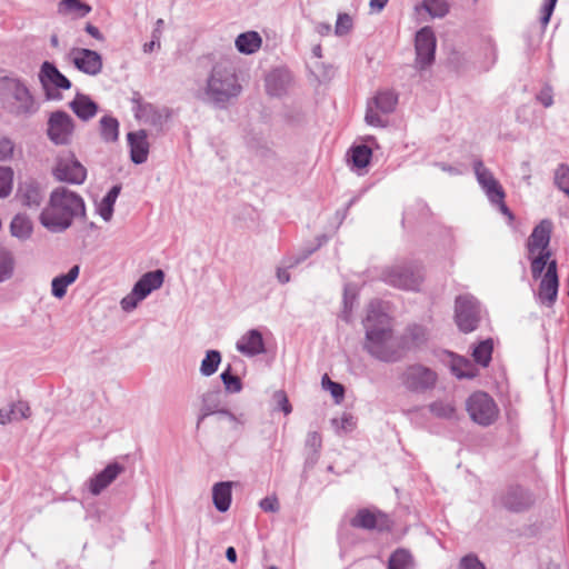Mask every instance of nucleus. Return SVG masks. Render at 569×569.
I'll return each instance as SVG.
<instances>
[{"label": "nucleus", "instance_id": "obj_4", "mask_svg": "<svg viewBox=\"0 0 569 569\" xmlns=\"http://www.w3.org/2000/svg\"><path fill=\"white\" fill-rule=\"evenodd\" d=\"M530 261V270L533 279H540L537 300L540 305L551 308L558 297L559 278L557 272V261L551 259V251L527 252Z\"/></svg>", "mask_w": 569, "mask_h": 569}, {"label": "nucleus", "instance_id": "obj_40", "mask_svg": "<svg viewBox=\"0 0 569 569\" xmlns=\"http://www.w3.org/2000/svg\"><path fill=\"white\" fill-rule=\"evenodd\" d=\"M411 565V555L407 550L398 549L390 556L388 569H410Z\"/></svg>", "mask_w": 569, "mask_h": 569}, {"label": "nucleus", "instance_id": "obj_48", "mask_svg": "<svg viewBox=\"0 0 569 569\" xmlns=\"http://www.w3.org/2000/svg\"><path fill=\"white\" fill-rule=\"evenodd\" d=\"M221 380L224 385V388L228 392L236 393L241 391L242 383L239 377L231 373V367L228 368L221 373Z\"/></svg>", "mask_w": 569, "mask_h": 569}, {"label": "nucleus", "instance_id": "obj_26", "mask_svg": "<svg viewBox=\"0 0 569 569\" xmlns=\"http://www.w3.org/2000/svg\"><path fill=\"white\" fill-rule=\"evenodd\" d=\"M212 501L220 512H226L231 505V482H217L212 488Z\"/></svg>", "mask_w": 569, "mask_h": 569}, {"label": "nucleus", "instance_id": "obj_15", "mask_svg": "<svg viewBox=\"0 0 569 569\" xmlns=\"http://www.w3.org/2000/svg\"><path fill=\"white\" fill-rule=\"evenodd\" d=\"M473 171L480 188L489 201H501V198L506 197L502 186L481 160H475Z\"/></svg>", "mask_w": 569, "mask_h": 569}, {"label": "nucleus", "instance_id": "obj_17", "mask_svg": "<svg viewBox=\"0 0 569 569\" xmlns=\"http://www.w3.org/2000/svg\"><path fill=\"white\" fill-rule=\"evenodd\" d=\"M500 505L512 512H521L532 505L531 495L521 487L508 488L499 498Z\"/></svg>", "mask_w": 569, "mask_h": 569}, {"label": "nucleus", "instance_id": "obj_19", "mask_svg": "<svg viewBox=\"0 0 569 569\" xmlns=\"http://www.w3.org/2000/svg\"><path fill=\"white\" fill-rule=\"evenodd\" d=\"M552 230L551 221L545 219L537 224L527 241V251L550 250V236Z\"/></svg>", "mask_w": 569, "mask_h": 569}, {"label": "nucleus", "instance_id": "obj_22", "mask_svg": "<svg viewBox=\"0 0 569 569\" xmlns=\"http://www.w3.org/2000/svg\"><path fill=\"white\" fill-rule=\"evenodd\" d=\"M130 147V157L132 162L141 164L147 161L149 153V143L144 130L129 132L127 136Z\"/></svg>", "mask_w": 569, "mask_h": 569}, {"label": "nucleus", "instance_id": "obj_5", "mask_svg": "<svg viewBox=\"0 0 569 569\" xmlns=\"http://www.w3.org/2000/svg\"><path fill=\"white\" fill-rule=\"evenodd\" d=\"M0 99L3 108L16 117H30L38 111L33 96L18 78H0Z\"/></svg>", "mask_w": 569, "mask_h": 569}, {"label": "nucleus", "instance_id": "obj_7", "mask_svg": "<svg viewBox=\"0 0 569 569\" xmlns=\"http://www.w3.org/2000/svg\"><path fill=\"white\" fill-rule=\"evenodd\" d=\"M164 280V272L160 269L144 273L133 286L131 292L121 300L124 311H132L138 303L146 299L153 290L159 289Z\"/></svg>", "mask_w": 569, "mask_h": 569}, {"label": "nucleus", "instance_id": "obj_25", "mask_svg": "<svg viewBox=\"0 0 569 569\" xmlns=\"http://www.w3.org/2000/svg\"><path fill=\"white\" fill-rule=\"evenodd\" d=\"M18 197L24 206L39 207L42 201V191L38 183L26 181L19 186Z\"/></svg>", "mask_w": 569, "mask_h": 569}, {"label": "nucleus", "instance_id": "obj_38", "mask_svg": "<svg viewBox=\"0 0 569 569\" xmlns=\"http://www.w3.org/2000/svg\"><path fill=\"white\" fill-rule=\"evenodd\" d=\"M14 270V258L12 253L0 247V282H4L10 279Z\"/></svg>", "mask_w": 569, "mask_h": 569}, {"label": "nucleus", "instance_id": "obj_43", "mask_svg": "<svg viewBox=\"0 0 569 569\" xmlns=\"http://www.w3.org/2000/svg\"><path fill=\"white\" fill-rule=\"evenodd\" d=\"M421 7L432 18H443L449 12V3L446 0H423Z\"/></svg>", "mask_w": 569, "mask_h": 569}, {"label": "nucleus", "instance_id": "obj_16", "mask_svg": "<svg viewBox=\"0 0 569 569\" xmlns=\"http://www.w3.org/2000/svg\"><path fill=\"white\" fill-rule=\"evenodd\" d=\"M70 57L74 67L81 72L89 76H97L102 70V58L93 50L84 48H73Z\"/></svg>", "mask_w": 569, "mask_h": 569}, {"label": "nucleus", "instance_id": "obj_28", "mask_svg": "<svg viewBox=\"0 0 569 569\" xmlns=\"http://www.w3.org/2000/svg\"><path fill=\"white\" fill-rule=\"evenodd\" d=\"M121 187L113 186L108 193L98 202L97 212L106 221H110L113 216V207L120 194Z\"/></svg>", "mask_w": 569, "mask_h": 569}, {"label": "nucleus", "instance_id": "obj_30", "mask_svg": "<svg viewBox=\"0 0 569 569\" xmlns=\"http://www.w3.org/2000/svg\"><path fill=\"white\" fill-rule=\"evenodd\" d=\"M91 11V7L80 0H61L59 12L62 14H72L76 18H83Z\"/></svg>", "mask_w": 569, "mask_h": 569}, {"label": "nucleus", "instance_id": "obj_59", "mask_svg": "<svg viewBox=\"0 0 569 569\" xmlns=\"http://www.w3.org/2000/svg\"><path fill=\"white\" fill-rule=\"evenodd\" d=\"M84 30H86L87 33H89L94 39H97L99 41H103L104 40L103 34L100 32V30L96 26H93L91 23H88L86 26Z\"/></svg>", "mask_w": 569, "mask_h": 569}, {"label": "nucleus", "instance_id": "obj_46", "mask_svg": "<svg viewBox=\"0 0 569 569\" xmlns=\"http://www.w3.org/2000/svg\"><path fill=\"white\" fill-rule=\"evenodd\" d=\"M14 172L10 167L0 166V199L7 198L13 187Z\"/></svg>", "mask_w": 569, "mask_h": 569}, {"label": "nucleus", "instance_id": "obj_31", "mask_svg": "<svg viewBox=\"0 0 569 569\" xmlns=\"http://www.w3.org/2000/svg\"><path fill=\"white\" fill-rule=\"evenodd\" d=\"M10 230L13 237L26 240L32 233V223L27 216L17 214L11 221Z\"/></svg>", "mask_w": 569, "mask_h": 569}, {"label": "nucleus", "instance_id": "obj_3", "mask_svg": "<svg viewBox=\"0 0 569 569\" xmlns=\"http://www.w3.org/2000/svg\"><path fill=\"white\" fill-rule=\"evenodd\" d=\"M236 68L228 61H219L211 68L203 87L199 90V99L217 108L224 109L241 93Z\"/></svg>", "mask_w": 569, "mask_h": 569}, {"label": "nucleus", "instance_id": "obj_53", "mask_svg": "<svg viewBox=\"0 0 569 569\" xmlns=\"http://www.w3.org/2000/svg\"><path fill=\"white\" fill-rule=\"evenodd\" d=\"M459 569H486L485 565L475 555L465 556L459 563Z\"/></svg>", "mask_w": 569, "mask_h": 569}, {"label": "nucleus", "instance_id": "obj_2", "mask_svg": "<svg viewBox=\"0 0 569 569\" xmlns=\"http://www.w3.org/2000/svg\"><path fill=\"white\" fill-rule=\"evenodd\" d=\"M86 216L82 197L66 187L52 190L49 202L40 213L41 224L53 233L66 231L74 218Z\"/></svg>", "mask_w": 569, "mask_h": 569}, {"label": "nucleus", "instance_id": "obj_10", "mask_svg": "<svg viewBox=\"0 0 569 569\" xmlns=\"http://www.w3.org/2000/svg\"><path fill=\"white\" fill-rule=\"evenodd\" d=\"M38 78L48 100H60L62 97L59 90L71 88V81L49 61L41 64Z\"/></svg>", "mask_w": 569, "mask_h": 569}, {"label": "nucleus", "instance_id": "obj_29", "mask_svg": "<svg viewBox=\"0 0 569 569\" xmlns=\"http://www.w3.org/2000/svg\"><path fill=\"white\" fill-rule=\"evenodd\" d=\"M450 368L452 373L459 379L473 378L477 375L475 365L463 357H452Z\"/></svg>", "mask_w": 569, "mask_h": 569}, {"label": "nucleus", "instance_id": "obj_45", "mask_svg": "<svg viewBox=\"0 0 569 569\" xmlns=\"http://www.w3.org/2000/svg\"><path fill=\"white\" fill-rule=\"evenodd\" d=\"M7 411L11 422L27 419L31 413L28 402L21 400L7 406Z\"/></svg>", "mask_w": 569, "mask_h": 569}, {"label": "nucleus", "instance_id": "obj_51", "mask_svg": "<svg viewBox=\"0 0 569 569\" xmlns=\"http://www.w3.org/2000/svg\"><path fill=\"white\" fill-rule=\"evenodd\" d=\"M14 142L8 138L0 136V162L10 160L13 156Z\"/></svg>", "mask_w": 569, "mask_h": 569}, {"label": "nucleus", "instance_id": "obj_50", "mask_svg": "<svg viewBox=\"0 0 569 569\" xmlns=\"http://www.w3.org/2000/svg\"><path fill=\"white\" fill-rule=\"evenodd\" d=\"M322 386L330 391L331 396L339 402L343 398L345 389L342 385L331 381L327 375L322 377Z\"/></svg>", "mask_w": 569, "mask_h": 569}, {"label": "nucleus", "instance_id": "obj_24", "mask_svg": "<svg viewBox=\"0 0 569 569\" xmlns=\"http://www.w3.org/2000/svg\"><path fill=\"white\" fill-rule=\"evenodd\" d=\"M80 267L73 266L67 273L54 277L51 281V293L61 299L66 296L68 287L79 277Z\"/></svg>", "mask_w": 569, "mask_h": 569}, {"label": "nucleus", "instance_id": "obj_21", "mask_svg": "<svg viewBox=\"0 0 569 569\" xmlns=\"http://www.w3.org/2000/svg\"><path fill=\"white\" fill-rule=\"evenodd\" d=\"M123 470L124 468L117 462L109 463L102 471L89 480L90 492L98 496L111 482H113Z\"/></svg>", "mask_w": 569, "mask_h": 569}, {"label": "nucleus", "instance_id": "obj_27", "mask_svg": "<svg viewBox=\"0 0 569 569\" xmlns=\"http://www.w3.org/2000/svg\"><path fill=\"white\" fill-rule=\"evenodd\" d=\"M262 39L256 31H248L239 34L234 41L236 48L239 52L244 54H252L261 47Z\"/></svg>", "mask_w": 569, "mask_h": 569}, {"label": "nucleus", "instance_id": "obj_1", "mask_svg": "<svg viewBox=\"0 0 569 569\" xmlns=\"http://www.w3.org/2000/svg\"><path fill=\"white\" fill-rule=\"evenodd\" d=\"M366 339L363 349L382 362H397L408 351V341L392 330L391 318L381 301H371L363 320Z\"/></svg>", "mask_w": 569, "mask_h": 569}, {"label": "nucleus", "instance_id": "obj_11", "mask_svg": "<svg viewBox=\"0 0 569 569\" xmlns=\"http://www.w3.org/2000/svg\"><path fill=\"white\" fill-rule=\"evenodd\" d=\"M455 318L457 326L463 332H471L478 327L480 320V303L471 295H461L456 298Z\"/></svg>", "mask_w": 569, "mask_h": 569}, {"label": "nucleus", "instance_id": "obj_64", "mask_svg": "<svg viewBox=\"0 0 569 569\" xmlns=\"http://www.w3.org/2000/svg\"><path fill=\"white\" fill-rule=\"evenodd\" d=\"M226 557L230 562L237 561V551L233 547H229L226 550Z\"/></svg>", "mask_w": 569, "mask_h": 569}, {"label": "nucleus", "instance_id": "obj_57", "mask_svg": "<svg viewBox=\"0 0 569 569\" xmlns=\"http://www.w3.org/2000/svg\"><path fill=\"white\" fill-rule=\"evenodd\" d=\"M557 0H547L542 7L541 24L546 27L551 18Z\"/></svg>", "mask_w": 569, "mask_h": 569}, {"label": "nucleus", "instance_id": "obj_6", "mask_svg": "<svg viewBox=\"0 0 569 569\" xmlns=\"http://www.w3.org/2000/svg\"><path fill=\"white\" fill-rule=\"evenodd\" d=\"M381 280L401 290L418 291L423 281V273L421 268L413 263L395 264L382 271Z\"/></svg>", "mask_w": 569, "mask_h": 569}, {"label": "nucleus", "instance_id": "obj_9", "mask_svg": "<svg viewBox=\"0 0 569 569\" xmlns=\"http://www.w3.org/2000/svg\"><path fill=\"white\" fill-rule=\"evenodd\" d=\"M466 409L472 421L480 426L491 425L498 416V408L493 399L481 391L475 392L468 398Z\"/></svg>", "mask_w": 569, "mask_h": 569}, {"label": "nucleus", "instance_id": "obj_32", "mask_svg": "<svg viewBox=\"0 0 569 569\" xmlns=\"http://www.w3.org/2000/svg\"><path fill=\"white\" fill-rule=\"evenodd\" d=\"M398 98L392 91H381L372 100L371 104L382 113H390L395 110Z\"/></svg>", "mask_w": 569, "mask_h": 569}, {"label": "nucleus", "instance_id": "obj_49", "mask_svg": "<svg viewBox=\"0 0 569 569\" xmlns=\"http://www.w3.org/2000/svg\"><path fill=\"white\" fill-rule=\"evenodd\" d=\"M352 18L348 13H339L335 27V33L338 37L345 36L352 29Z\"/></svg>", "mask_w": 569, "mask_h": 569}, {"label": "nucleus", "instance_id": "obj_58", "mask_svg": "<svg viewBox=\"0 0 569 569\" xmlns=\"http://www.w3.org/2000/svg\"><path fill=\"white\" fill-rule=\"evenodd\" d=\"M491 204L497 206L500 210V212L508 217V219L511 221L513 219L512 212L509 210V208L505 203V198H501V201H490Z\"/></svg>", "mask_w": 569, "mask_h": 569}, {"label": "nucleus", "instance_id": "obj_39", "mask_svg": "<svg viewBox=\"0 0 569 569\" xmlns=\"http://www.w3.org/2000/svg\"><path fill=\"white\" fill-rule=\"evenodd\" d=\"M429 410L437 418L453 419L456 417V407L451 401H435L429 405Z\"/></svg>", "mask_w": 569, "mask_h": 569}, {"label": "nucleus", "instance_id": "obj_52", "mask_svg": "<svg viewBox=\"0 0 569 569\" xmlns=\"http://www.w3.org/2000/svg\"><path fill=\"white\" fill-rule=\"evenodd\" d=\"M378 111L375 106L369 103L365 120L369 126L382 128L386 126V121L379 116Z\"/></svg>", "mask_w": 569, "mask_h": 569}, {"label": "nucleus", "instance_id": "obj_62", "mask_svg": "<svg viewBox=\"0 0 569 569\" xmlns=\"http://www.w3.org/2000/svg\"><path fill=\"white\" fill-rule=\"evenodd\" d=\"M316 31L321 37H327L331 32V26L329 23H326V22H320V23H318L316 26Z\"/></svg>", "mask_w": 569, "mask_h": 569}, {"label": "nucleus", "instance_id": "obj_47", "mask_svg": "<svg viewBox=\"0 0 569 569\" xmlns=\"http://www.w3.org/2000/svg\"><path fill=\"white\" fill-rule=\"evenodd\" d=\"M313 251H315V249L308 250L305 253H302L301 256L297 257L295 260H292V261L289 260L284 268H278L277 269V279H278V281L280 283L289 282L290 281V273H289L288 269L289 268H293L298 263H300L303 260H306Z\"/></svg>", "mask_w": 569, "mask_h": 569}, {"label": "nucleus", "instance_id": "obj_61", "mask_svg": "<svg viewBox=\"0 0 569 569\" xmlns=\"http://www.w3.org/2000/svg\"><path fill=\"white\" fill-rule=\"evenodd\" d=\"M152 40L150 42L144 43L143 51L144 52H152L156 48H160V40L159 37H157L154 33L152 36Z\"/></svg>", "mask_w": 569, "mask_h": 569}, {"label": "nucleus", "instance_id": "obj_14", "mask_svg": "<svg viewBox=\"0 0 569 569\" xmlns=\"http://www.w3.org/2000/svg\"><path fill=\"white\" fill-rule=\"evenodd\" d=\"M416 66L426 69L435 60L436 37L430 27H423L416 34Z\"/></svg>", "mask_w": 569, "mask_h": 569}, {"label": "nucleus", "instance_id": "obj_44", "mask_svg": "<svg viewBox=\"0 0 569 569\" xmlns=\"http://www.w3.org/2000/svg\"><path fill=\"white\" fill-rule=\"evenodd\" d=\"M331 425L337 433H348L356 428L357 421L351 413L345 412L341 417L331 419Z\"/></svg>", "mask_w": 569, "mask_h": 569}, {"label": "nucleus", "instance_id": "obj_41", "mask_svg": "<svg viewBox=\"0 0 569 569\" xmlns=\"http://www.w3.org/2000/svg\"><path fill=\"white\" fill-rule=\"evenodd\" d=\"M306 450L309 451L310 456L307 458L308 461L312 463L317 461L319 451L322 446V439L319 432L310 431L308 432L305 441Z\"/></svg>", "mask_w": 569, "mask_h": 569}, {"label": "nucleus", "instance_id": "obj_20", "mask_svg": "<svg viewBox=\"0 0 569 569\" xmlns=\"http://www.w3.org/2000/svg\"><path fill=\"white\" fill-rule=\"evenodd\" d=\"M236 348L247 357H254L266 351L262 335L257 329H251L241 336L237 341Z\"/></svg>", "mask_w": 569, "mask_h": 569}, {"label": "nucleus", "instance_id": "obj_63", "mask_svg": "<svg viewBox=\"0 0 569 569\" xmlns=\"http://www.w3.org/2000/svg\"><path fill=\"white\" fill-rule=\"evenodd\" d=\"M11 422L7 407L0 409V425H7Z\"/></svg>", "mask_w": 569, "mask_h": 569}, {"label": "nucleus", "instance_id": "obj_34", "mask_svg": "<svg viewBox=\"0 0 569 569\" xmlns=\"http://www.w3.org/2000/svg\"><path fill=\"white\" fill-rule=\"evenodd\" d=\"M219 392L217 391H209L202 395V406H201V413L198 418V426L200 422L207 418L208 416L218 412V406H219Z\"/></svg>", "mask_w": 569, "mask_h": 569}, {"label": "nucleus", "instance_id": "obj_56", "mask_svg": "<svg viewBox=\"0 0 569 569\" xmlns=\"http://www.w3.org/2000/svg\"><path fill=\"white\" fill-rule=\"evenodd\" d=\"M273 398L277 401L279 408L284 412V415H289L292 411L291 405L289 403L288 397L284 391H276Z\"/></svg>", "mask_w": 569, "mask_h": 569}, {"label": "nucleus", "instance_id": "obj_18", "mask_svg": "<svg viewBox=\"0 0 569 569\" xmlns=\"http://www.w3.org/2000/svg\"><path fill=\"white\" fill-rule=\"evenodd\" d=\"M387 522L388 519L386 515L370 509H360L350 521L352 527L367 530H382L387 527Z\"/></svg>", "mask_w": 569, "mask_h": 569}, {"label": "nucleus", "instance_id": "obj_8", "mask_svg": "<svg viewBox=\"0 0 569 569\" xmlns=\"http://www.w3.org/2000/svg\"><path fill=\"white\" fill-rule=\"evenodd\" d=\"M402 386L412 392H425L432 389L437 382V373L420 363L410 365L400 375Z\"/></svg>", "mask_w": 569, "mask_h": 569}, {"label": "nucleus", "instance_id": "obj_35", "mask_svg": "<svg viewBox=\"0 0 569 569\" xmlns=\"http://www.w3.org/2000/svg\"><path fill=\"white\" fill-rule=\"evenodd\" d=\"M493 345L491 339L479 342L472 351L475 361L482 367H487L491 360Z\"/></svg>", "mask_w": 569, "mask_h": 569}, {"label": "nucleus", "instance_id": "obj_36", "mask_svg": "<svg viewBox=\"0 0 569 569\" xmlns=\"http://www.w3.org/2000/svg\"><path fill=\"white\" fill-rule=\"evenodd\" d=\"M221 362V355L218 350H208L200 365V373L203 377L212 376Z\"/></svg>", "mask_w": 569, "mask_h": 569}, {"label": "nucleus", "instance_id": "obj_33", "mask_svg": "<svg viewBox=\"0 0 569 569\" xmlns=\"http://www.w3.org/2000/svg\"><path fill=\"white\" fill-rule=\"evenodd\" d=\"M100 133L101 138L106 142H114L119 137V122L113 117H102L100 120Z\"/></svg>", "mask_w": 569, "mask_h": 569}, {"label": "nucleus", "instance_id": "obj_12", "mask_svg": "<svg viewBox=\"0 0 569 569\" xmlns=\"http://www.w3.org/2000/svg\"><path fill=\"white\" fill-rule=\"evenodd\" d=\"M74 132V121L66 111L52 112L48 119L47 134L51 142L57 146L71 143Z\"/></svg>", "mask_w": 569, "mask_h": 569}, {"label": "nucleus", "instance_id": "obj_37", "mask_svg": "<svg viewBox=\"0 0 569 569\" xmlns=\"http://www.w3.org/2000/svg\"><path fill=\"white\" fill-rule=\"evenodd\" d=\"M372 151L368 146H356L350 150V159L352 164L358 169L366 168L371 159Z\"/></svg>", "mask_w": 569, "mask_h": 569}, {"label": "nucleus", "instance_id": "obj_13", "mask_svg": "<svg viewBox=\"0 0 569 569\" xmlns=\"http://www.w3.org/2000/svg\"><path fill=\"white\" fill-rule=\"evenodd\" d=\"M53 176L59 181L72 184H81L87 178V169L74 157L73 153H66L57 159Z\"/></svg>", "mask_w": 569, "mask_h": 569}, {"label": "nucleus", "instance_id": "obj_55", "mask_svg": "<svg viewBox=\"0 0 569 569\" xmlns=\"http://www.w3.org/2000/svg\"><path fill=\"white\" fill-rule=\"evenodd\" d=\"M537 100L546 108L551 107L553 104L552 88L545 86L537 94Z\"/></svg>", "mask_w": 569, "mask_h": 569}, {"label": "nucleus", "instance_id": "obj_54", "mask_svg": "<svg viewBox=\"0 0 569 569\" xmlns=\"http://www.w3.org/2000/svg\"><path fill=\"white\" fill-rule=\"evenodd\" d=\"M259 507L264 512H278L280 509L279 500L274 495L268 496L260 500Z\"/></svg>", "mask_w": 569, "mask_h": 569}, {"label": "nucleus", "instance_id": "obj_23", "mask_svg": "<svg viewBox=\"0 0 569 569\" xmlns=\"http://www.w3.org/2000/svg\"><path fill=\"white\" fill-rule=\"evenodd\" d=\"M69 107L83 121L92 119L98 112V104L83 93H77L73 100L69 102Z\"/></svg>", "mask_w": 569, "mask_h": 569}, {"label": "nucleus", "instance_id": "obj_42", "mask_svg": "<svg viewBox=\"0 0 569 569\" xmlns=\"http://www.w3.org/2000/svg\"><path fill=\"white\" fill-rule=\"evenodd\" d=\"M401 338H406L408 341V350L418 347L426 341V330L420 326L408 327L403 335H399Z\"/></svg>", "mask_w": 569, "mask_h": 569}, {"label": "nucleus", "instance_id": "obj_60", "mask_svg": "<svg viewBox=\"0 0 569 569\" xmlns=\"http://www.w3.org/2000/svg\"><path fill=\"white\" fill-rule=\"evenodd\" d=\"M389 0H370L369 7L371 12H381L387 6Z\"/></svg>", "mask_w": 569, "mask_h": 569}]
</instances>
